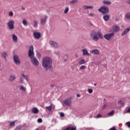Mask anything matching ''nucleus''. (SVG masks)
I'll return each instance as SVG.
<instances>
[{"label":"nucleus","instance_id":"nucleus-24","mask_svg":"<svg viewBox=\"0 0 130 130\" xmlns=\"http://www.w3.org/2000/svg\"><path fill=\"white\" fill-rule=\"evenodd\" d=\"M103 4L104 5H107L108 6H109V5H111V2L107 1H103Z\"/></svg>","mask_w":130,"mask_h":130},{"label":"nucleus","instance_id":"nucleus-37","mask_svg":"<svg viewBox=\"0 0 130 130\" xmlns=\"http://www.w3.org/2000/svg\"><path fill=\"white\" fill-rule=\"evenodd\" d=\"M126 18L128 19H130V13H127L126 15Z\"/></svg>","mask_w":130,"mask_h":130},{"label":"nucleus","instance_id":"nucleus-38","mask_svg":"<svg viewBox=\"0 0 130 130\" xmlns=\"http://www.w3.org/2000/svg\"><path fill=\"white\" fill-rule=\"evenodd\" d=\"M88 91L89 94H92V93H93V89H88Z\"/></svg>","mask_w":130,"mask_h":130},{"label":"nucleus","instance_id":"nucleus-3","mask_svg":"<svg viewBox=\"0 0 130 130\" xmlns=\"http://www.w3.org/2000/svg\"><path fill=\"white\" fill-rule=\"evenodd\" d=\"M90 37L92 38V40L94 41H98L99 38L101 39H103V35L100 32V31H96L95 30H92L90 32Z\"/></svg>","mask_w":130,"mask_h":130},{"label":"nucleus","instance_id":"nucleus-16","mask_svg":"<svg viewBox=\"0 0 130 130\" xmlns=\"http://www.w3.org/2000/svg\"><path fill=\"white\" fill-rule=\"evenodd\" d=\"M32 112L35 114H37L38 112H39V110H38V108L36 107H34L32 109Z\"/></svg>","mask_w":130,"mask_h":130},{"label":"nucleus","instance_id":"nucleus-9","mask_svg":"<svg viewBox=\"0 0 130 130\" xmlns=\"http://www.w3.org/2000/svg\"><path fill=\"white\" fill-rule=\"evenodd\" d=\"M114 37V32H112L110 34H108L107 35H105L104 36V38H105V39H106V40H108V41H109V40H111V39L112 38V37Z\"/></svg>","mask_w":130,"mask_h":130},{"label":"nucleus","instance_id":"nucleus-11","mask_svg":"<svg viewBox=\"0 0 130 130\" xmlns=\"http://www.w3.org/2000/svg\"><path fill=\"white\" fill-rule=\"evenodd\" d=\"M50 45H51V47H53V48H57L59 46L58 44L53 41H50Z\"/></svg>","mask_w":130,"mask_h":130},{"label":"nucleus","instance_id":"nucleus-54","mask_svg":"<svg viewBox=\"0 0 130 130\" xmlns=\"http://www.w3.org/2000/svg\"><path fill=\"white\" fill-rule=\"evenodd\" d=\"M127 4H128V5H130V0H128Z\"/></svg>","mask_w":130,"mask_h":130},{"label":"nucleus","instance_id":"nucleus-15","mask_svg":"<svg viewBox=\"0 0 130 130\" xmlns=\"http://www.w3.org/2000/svg\"><path fill=\"white\" fill-rule=\"evenodd\" d=\"M130 31V27H128L126 28L123 32H122L121 34V36H124L127 33H128Z\"/></svg>","mask_w":130,"mask_h":130},{"label":"nucleus","instance_id":"nucleus-10","mask_svg":"<svg viewBox=\"0 0 130 130\" xmlns=\"http://www.w3.org/2000/svg\"><path fill=\"white\" fill-rule=\"evenodd\" d=\"M13 58L14 63H15V64H17V66H20V61L18 55H14L13 56Z\"/></svg>","mask_w":130,"mask_h":130},{"label":"nucleus","instance_id":"nucleus-51","mask_svg":"<svg viewBox=\"0 0 130 130\" xmlns=\"http://www.w3.org/2000/svg\"><path fill=\"white\" fill-rule=\"evenodd\" d=\"M127 113H130V107L127 110Z\"/></svg>","mask_w":130,"mask_h":130},{"label":"nucleus","instance_id":"nucleus-12","mask_svg":"<svg viewBox=\"0 0 130 130\" xmlns=\"http://www.w3.org/2000/svg\"><path fill=\"white\" fill-rule=\"evenodd\" d=\"M112 33H116V32H118L119 31V27L117 25H115L113 27L112 29Z\"/></svg>","mask_w":130,"mask_h":130},{"label":"nucleus","instance_id":"nucleus-45","mask_svg":"<svg viewBox=\"0 0 130 130\" xmlns=\"http://www.w3.org/2000/svg\"><path fill=\"white\" fill-rule=\"evenodd\" d=\"M60 115L61 117H64V113H60Z\"/></svg>","mask_w":130,"mask_h":130},{"label":"nucleus","instance_id":"nucleus-14","mask_svg":"<svg viewBox=\"0 0 130 130\" xmlns=\"http://www.w3.org/2000/svg\"><path fill=\"white\" fill-rule=\"evenodd\" d=\"M12 37L13 42L17 43L18 42V37L15 34H13Z\"/></svg>","mask_w":130,"mask_h":130},{"label":"nucleus","instance_id":"nucleus-5","mask_svg":"<svg viewBox=\"0 0 130 130\" xmlns=\"http://www.w3.org/2000/svg\"><path fill=\"white\" fill-rule=\"evenodd\" d=\"M99 12L103 14V15H105V14H108L109 13V9H108V7L106 6H104L101 7L98 9Z\"/></svg>","mask_w":130,"mask_h":130},{"label":"nucleus","instance_id":"nucleus-25","mask_svg":"<svg viewBox=\"0 0 130 130\" xmlns=\"http://www.w3.org/2000/svg\"><path fill=\"white\" fill-rule=\"evenodd\" d=\"M20 90L21 91H23V92H26V87H24L23 85H21L19 87Z\"/></svg>","mask_w":130,"mask_h":130},{"label":"nucleus","instance_id":"nucleus-29","mask_svg":"<svg viewBox=\"0 0 130 130\" xmlns=\"http://www.w3.org/2000/svg\"><path fill=\"white\" fill-rule=\"evenodd\" d=\"M70 11V8L69 7H66L64 10V14H68Z\"/></svg>","mask_w":130,"mask_h":130},{"label":"nucleus","instance_id":"nucleus-36","mask_svg":"<svg viewBox=\"0 0 130 130\" xmlns=\"http://www.w3.org/2000/svg\"><path fill=\"white\" fill-rule=\"evenodd\" d=\"M114 113V111H112L111 112L109 113L108 114V115H113V114Z\"/></svg>","mask_w":130,"mask_h":130},{"label":"nucleus","instance_id":"nucleus-6","mask_svg":"<svg viewBox=\"0 0 130 130\" xmlns=\"http://www.w3.org/2000/svg\"><path fill=\"white\" fill-rule=\"evenodd\" d=\"M7 26L9 30H13L15 29V21L10 20L7 23Z\"/></svg>","mask_w":130,"mask_h":130},{"label":"nucleus","instance_id":"nucleus-35","mask_svg":"<svg viewBox=\"0 0 130 130\" xmlns=\"http://www.w3.org/2000/svg\"><path fill=\"white\" fill-rule=\"evenodd\" d=\"M88 16L89 17H94V16H95V14L90 13H88Z\"/></svg>","mask_w":130,"mask_h":130},{"label":"nucleus","instance_id":"nucleus-39","mask_svg":"<svg viewBox=\"0 0 130 130\" xmlns=\"http://www.w3.org/2000/svg\"><path fill=\"white\" fill-rule=\"evenodd\" d=\"M107 107V105L106 104H105L102 107V109H105V108H106Z\"/></svg>","mask_w":130,"mask_h":130},{"label":"nucleus","instance_id":"nucleus-42","mask_svg":"<svg viewBox=\"0 0 130 130\" xmlns=\"http://www.w3.org/2000/svg\"><path fill=\"white\" fill-rule=\"evenodd\" d=\"M125 124L128 126V127H130V122H126Z\"/></svg>","mask_w":130,"mask_h":130},{"label":"nucleus","instance_id":"nucleus-28","mask_svg":"<svg viewBox=\"0 0 130 130\" xmlns=\"http://www.w3.org/2000/svg\"><path fill=\"white\" fill-rule=\"evenodd\" d=\"M87 68L86 66L83 65L79 68V71H82L83 70H85Z\"/></svg>","mask_w":130,"mask_h":130},{"label":"nucleus","instance_id":"nucleus-13","mask_svg":"<svg viewBox=\"0 0 130 130\" xmlns=\"http://www.w3.org/2000/svg\"><path fill=\"white\" fill-rule=\"evenodd\" d=\"M34 36L35 39H40L41 37V34L38 32H34Z\"/></svg>","mask_w":130,"mask_h":130},{"label":"nucleus","instance_id":"nucleus-21","mask_svg":"<svg viewBox=\"0 0 130 130\" xmlns=\"http://www.w3.org/2000/svg\"><path fill=\"white\" fill-rule=\"evenodd\" d=\"M91 53L96 55H98V54H99V51L97 49L92 50L91 51Z\"/></svg>","mask_w":130,"mask_h":130},{"label":"nucleus","instance_id":"nucleus-1","mask_svg":"<svg viewBox=\"0 0 130 130\" xmlns=\"http://www.w3.org/2000/svg\"><path fill=\"white\" fill-rule=\"evenodd\" d=\"M52 60L49 57H45L42 60V67L45 71H51L52 72L53 68H52Z\"/></svg>","mask_w":130,"mask_h":130},{"label":"nucleus","instance_id":"nucleus-22","mask_svg":"<svg viewBox=\"0 0 130 130\" xmlns=\"http://www.w3.org/2000/svg\"><path fill=\"white\" fill-rule=\"evenodd\" d=\"M83 51V55H90V54L88 53V51L86 49L82 50Z\"/></svg>","mask_w":130,"mask_h":130},{"label":"nucleus","instance_id":"nucleus-44","mask_svg":"<svg viewBox=\"0 0 130 130\" xmlns=\"http://www.w3.org/2000/svg\"><path fill=\"white\" fill-rule=\"evenodd\" d=\"M38 122H39V123L42 122V118H39L38 119Z\"/></svg>","mask_w":130,"mask_h":130},{"label":"nucleus","instance_id":"nucleus-31","mask_svg":"<svg viewBox=\"0 0 130 130\" xmlns=\"http://www.w3.org/2000/svg\"><path fill=\"white\" fill-rule=\"evenodd\" d=\"M79 64H84L86 63V61L84 59H82L81 60L79 61Z\"/></svg>","mask_w":130,"mask_h":130},{"label":"nucleus","instance_id":"nucleus-34","mask_svg":"<svg viewBox=\"0 0 130 130\" xmlns=\"http://www.w3.org/2000/svg\"><path fill=\"white\" fill-rule=\"evenodd\" d=\"M21 128H22V125H20L16 127L15 130H20Z\"/></svg>","mask_w":130,"mask_h":130},{"label":"nucleus","instance_id":"nucleus-2","mask_svg":"<svg viewBox=\"0 0 130 130\" xmlns=\"http://www.w3.org/2000/svg\"><path fill=\"white\" fill-rule=\"evenodd\" d=\"M28 57L30 58V61L33 66L35 67H38V66H39V61L37 58L34 56V48L33 47V46H31L29 48L28 51Z\"/></svg>","mask_w":130,"mask_h":130},{"label":"nucleus","instance_id":"nucleus-55","mask_svg":"<svg viewBox=\"0 0 130 130\" xmlns=\"http://www.w3.org/2000/svg\"><path fill=\"white\" fill-rule=\"evenodd\" d=\"M75 57H78L79 56L78 55V54H75Z\"/></svg>","mask_w":130,"mask_h":130},{"label":"nucleus","instance_id":"nucleus-56","mask_svg":"<svg viewBox=\"0 0 130 130\" xmlns=\"http://www.w3.org/2000/svg\"><path fill=\"white\" fill-rule=\"evenodd\" d=\"M50 87H51V88H53V87H54V85L51 84V85H50Z\"/></svg>","mask_w":130,"mask_h":130},{"label":"nucleus","instance_id":"nucleus-27","mask_svg":"<svg viewBox=\"0 0 130 130\" xmlns=\"http://www.w3.org/2000/svg\"><path fill=\"white\" fill-rule=\"evenodd\" d=\"M46 108L47 110H48V111H49V112H51V110H52V106L46 107Z\"/></svg>","mask_w":130,"mask_h":130},{"label":"nucleus","instance_id":"nucleus-8","mask_svg":"<svg viewBox=\"0 0 130 130\" xmlns=\"http://www.w3.org/2000/svg\"><path fill=\"white\" fill-rule=\"evenodd\" d=\"M24 79L28 82V81H29V76L22 74L19 79V83L20 84H24Z\"/></svg>","mask_w":130,"mask_h":130},{"label":"nucleus","instance_id":"nucleus-48","mask_svg":"<svg viewBox=\"0 0 130 130\" xmlns=\"http://www.w3.org/2000/svg\"><path fill=\"white\" fill-rule=\"evenodd\" d=\"M83 9L84 10H88V6H83Z\"/></svg>","mask_w":130,"mask_h":130},{"label":"nucleus","instance_id":"nucleus-18","mask_svg":"<svg viewBox=\"0 0 130 130\" xmlns=\"http://www.w3.org/2000/svg\"><path fill=\"white\" fill-rule=\"evenodd\" d=\"M16 79V76L15 75H10L9 81V82H14V80Z\"/></svg>","mask_w":130,"mask_h":130},{"label":"nucleus","instance_id":"nucleus-46","mask_svg":"<svg viewBox=\"0 0 130 130\" xmlns=\"http://www.w3.org/2000/svg\"><path fill=\"white\" fill-rule=\"evenodd\" d=\"M100 117H102V115H101L100 114H98L96 118H99Z\"/></svg>","mask_w":130,"mask_h":130},{"label":"nucleus","instance_id":"nucleus-52","mask_svg":"<svg viewBox=\"0 0 130 130\" xmlns=\"http://www.w3.org/2000/svg\"><path fill=\"white\" fill-rule=\"evenodd\" d=\"M21 10H22V11H25V8H24V7H21Z\"/></svg>","mask_w":130,"mask_h":130},{"label":"nucleus","instance_id":"nucleus-49","mask_svg":"<svg viewBox=\"0 0 130 130\" xmlns=\"http://www.w3.org/2000/svg\"><path fill=\"white\" fill-rule=\"evenodd\" d=\"M118 103L121 104V105H123V102H122L121 101H119Z\"/></svg>","mask_w":130,"mask_h":130},{"label":"nucleus","instance_id":"nucleus-57","mask_svg":"<svg viewBox=\"0 0 130 130\" xmlns=\"http://www.w3.org/2000/svg\"><path fill=\"white\" fill-rule=\"evenodd\" d=\"M77 97H81V95L77 94Z\"/></svg>","mask_w":130,"mask_h":130},{"label":"nucleus","instance_id":"nucleus-26","mask_svg":"<svg viewBox=\"0 0 130 130\" xmlns=\"http://www.w3.org/2000/svg\"><path fill=\"white\" fill-rule=\"evenodd\" d=\"M22 24L24 26H28V22H27V20L26 19H23L22 20Z\"/></svg>","mask_w":130,"mask_h":130},{"label":"nucleus","instance_id":"nucleus-19","mask_svg":"<svg viewBox=\"0 0 130 130\" xmlns=\"http://www.w3.org/2000/svg\"><path fill=\"white\" fill-rule=\"evenodd\" d=\"M15 123H16V121H9L8 122V124L9 125V126H14Z\"/></svg>","mask_w":130,"mask_h":130},{"label":"nucleus","instance_id":"nucleus-41","mask_svg":"<svg viewBox=\"0 0 130 130\" xmlns=\"http://www.w3.org/2000/svg\"><path fill=\"white\" fill-rule=\"evenodd\" d=\"M88 9H89V10H93V9H94V7L93 6H88Z\"/></svg>","mask_w":130,"mask_h":130},{"label":"nucleus","instance_id":"nucleus-7","mask_svg":"<svg viewBox=\"0 0 130 130\" xmlns=\"http://www.w3.org/2000/svg\"><path fill=\"white\" fill-rule=\"evenodd\" d=\"M47 19H48V16L47 15H44L41 17L40 24L42 25V26H43L46 24V22H47Z\"/></svg>","mask_w":130,"mask_h":130},{"label":"nucleus","instance_id":"nucleus-23","mask_svg":"<svg viewBox=\"0 0 130 130\" xmlns=\"http://www.w3.org/2000/svg\"><path fill=\"white\" fill-rule=\"evenodd\" d=\"M33 25H34V28H37V27H38V21L36 20H34Z\"/></svg>","mask_w":130,"mask_h":130},{"label":"nucleus","instance_id":"nucleus-47","mask_svg":"<svg viewBox=\"0 0 130 130\" xmlns=\"http://www.w3.org/2000/svg\"><path fill=\"white\" fill-rule=\"evenodd\" d=\"M115 22H118L119 21V19L118 18V17H115Z\"/></svg>","mask_w":130,"mask_h":130},{"label":"nucleus","instance_id":"nucleus-43","mask_svg":"<svg viewBox=\"0 0 130 130\" xmlns=\"http://www.w3.org/2000/svg\"><path fill=\"white\" fill-rule=\"evenodd\" d=\"M37 55L38 58H40V57L41 56V54H40V53H38Z\"/></svg>","mask_w":130,"mask_h":130},{"label":"nucleus","instance_id":"nucleus-17","mask_svg":"<svg viewBox=\"0 0 130 130\" xmlns=\"http://www.w3.org/2000/svg\"><path fill=\"white\" fill-rule=\"evenodd\" d=\"M78 0H72L69 2V5H70V6H73V5L78 4Z\"/></svg>","mask_w":130,"mask_h":130},{"label":"nucleus","instance_id":"nucleus-32","mask_svg":"<svg viewBox=\"0 0 130 130\" xmlns=\"http://www.w3.org/2000/svg\"><path fill=\"white\" fill-rule=\"evenodd\" d=\"M68 58H69V55L66 54L64 55V61H67L68 60Z\"/></svg>","mask_w":130,"mask_h":130},{"label":"nucleus","instance_id":"nucleus-50","mask_svg":"<svg viewBox=\"0 0 130 130\" xmlns=\"http://www.w3.org/2000/svg\"><path fill=\"white\" fill-rule=\"evenodd\" d=\"M109 130H117L115 127H113L111 128Z\"/></svg>","mask_w":130,"mask_h":130},{"label":"nucleus","instance_id":"nucleus-33","mask_svg":"<svg viewBox=\"0 0 130 130\" xmlns=\"http://www.w3.org/2000/svg\"><path fill=\"white\" fill-rule=\"evenodd\" d=\"M9 17H13L14 16V13L13 11H10L9 13Z\"/></svg>","mask_w":130,"mask_h":130},{"label":"nucleus","instance_id":"nucleus-58","mask_svg":"<svg viewBox=\"0 0 130 130\" xmlns=\"http://www.w3.org/2000/svg\"><path fill=\"white\" fill-rule=\"evenodd\" d=\"M94 86H97V83H94Z\"/></svg>","mask_w":130,"mask_h":130},{"label":"nucleus","instance_id":"nucleus-30","mask_svg":"<svg viewBox=\"0 0 130 130\" xmlns=\"http://www.w3.org/2000/svg\"><path fill=\"white\" fill-rule=\"evenodd\" d=\"M1 55L2 57H4L5 56H8V53H7L6 52H3L2 53Z\"/></svg>","mask_w":130,"mask_h":130},{"label":"nucleus","instance_id":"nucleus-20","mask_svg":"<svg viewBox=\"0 0 130 130\" xmlns=\"http://www.w3.org/2000/svg\"><path fill=\"white\" fill-rule=\"evenodd\" d=\"M103 19L104 21H107L110 19V16L109 15H106L103 16Z\"/></svg>","mask_w":130,"mask_h":130},{"label":"nucleus","instance_id":"nucleus-40","mask_svg":"<svg viewBox=\"0 0 130 130\" xmlns=\"http://www.w3.org/2000/svg\"><path fill=\"white\" fill-rule=\"evenodd\" d=\"M54 54H55L56 55H58V54H59L60 52L59 51H55L54 52Z\"/></svg>","mask_w":130,"mask_h":130},{"label":"nucleus","instance_id":"nucleus-4","mask_svg":"<svg viewBox=\"0 0 130 130\" xmlns=\"http://www.w3.org/2000/svg\"><path fill=\"white\" fill-rule=\"evenodd\" d=\"M72 99H73V96H70V98H68L66 100H64L62 103L63 106H68V107H71L73 104Z\"/></svg>","mask_w":130,"mask_h":130},{"label":"nucleus","instance_id":"nucleus-53","mask_svg":"<svg viewBox=\"0 0 130 130\" xmlns=\"http://www.w3.org/2000/svg\"><path fill=\"white\" fill-rule=\"evenodd\" d=\"M5 58V61H7V56H5V57H3Z\"/></svg>","mask_w":130,"mask_h":130}]
</instances>
